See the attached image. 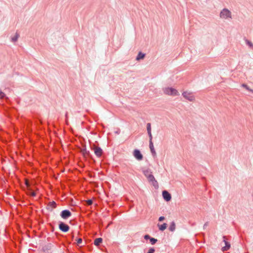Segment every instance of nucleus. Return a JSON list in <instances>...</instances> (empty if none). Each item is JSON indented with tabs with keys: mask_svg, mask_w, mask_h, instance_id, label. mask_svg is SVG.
<instances>
[{
	"mask_svg": "<svg viewBox=\"0 0 253 253\" xmlns=\"http://www.w3.org/2000/svg\"><path fill=\"white\" fill-rule=\"evenodd\" d=\"M162 91L164 94L167 95L176 96L179 95L178 91L177 90L176 88L172 87H169V86L163 87L162 88Z\"/></svg>",
	"mask_w": 253,
	"mask_h": 253,
	"instance_id": "nucleus-1",
	"label": "nucleus"
},
{
	"mask_svg": "<svg viewBox=\"0 0 253 253\" xmlns=\"http://www.w3.org/2000/svg\"><path fill=\"white\" fill-rule=\"evenodd\" d=\"M143 173L148 179L149 182H151L154 186H158V182L156 180L155 177L152 175V172L149 170H145Z\"/></svg>",
	"mask_w": 253,
	"mask_h": 253,
	"instance_id": "nucleus-2",
	"label": "nucleus"
},
{
	"mask_svg": "<svg viewBox=\"0 0 253 253\" xmlns=\"http://www.w3.org/2000/svg\"><path fill=\"white\" fill-rule=\"evenodd\" d=\"M220 17L223 19H232V13L230 10L224 8L220 13Z\"/></svg>",
	"mask_w": 253,
	"mask_h": 253,
	"instance_id": "nucleus-3",
	"label": "nucleus"
},
{
	"mask_svg": "<svg viewBox=\"0 0 253 253\" xmlns=\"http://www.w3.org/2000/svg\"><path fill=\"white\" fill-rule=\"evenodd\" d=\"M182 95L184 98L189 100V101L193 102L195 100V97L192 93L191 92H188V91H184L182 93Z\"/></svg>",
	"mask_w": 253,
	"mask_h": 253,
	"instance_id": "nucleus-4",
	"label": "nucleus"
},
{
	"mask_svg": "<svg viewBox=\"0 0 253 253\" xmlns=\"http://www.w3.org/2000/svg\"><path fill=\"white\" fill-rule=\"evenodd\" d=\"M133 155L137 160H141L143 159V155L139 150H134L133 151Z\"/></svg>",
	"mask_w": 253,
	"mask_h": 253,
	"instance_id": "nucleus-5",
	"label": "nucleus"
},
{
	"mask_svg": "<svg viewBox=\"0 0 253 253\" xmlns=\"http://www.w3.org/2000/svg\"><path fill=\"white\" fill-rule=\"evenodd\" d=\"M162 196L165 200L166 201H169L171 199V196L170 193H168L167 191H163Z\"/></svg>",
	"mask_w": 253,
	"mask_h": 253,
	"instance_id": "nucleus-6",
	"label": "nucleus"
},
{
	"mask_svg": "<svg viewBox=\"0 0 253 253\" xmlns=\"http://www.w3.org/2000/svg\"><path fill=\"white\" fill-rule=\"evenodd\" d=\"M71 213L69 210H63L61 212V216L62 217H63L64 219H67V218L71 216Z\"/></svg>",
	"mask_w": 253,
	"mask_h": 253,
	"instance_id": "nucleus-7",
	"label": "nucleus"
},
{
	"mask_svg": "<svg viewBox=\"0 0 253 253\" xmlns=\"http://www.w3.org/2000/svg\"><path fill=\"white\" fill-rule=\"evenodd\" d=\"M223 241L225 245L224 246L222 247V251H226V250L230 249L231 245L229 242H227V241L226 240V238L225 237H223Z\"/></svg>",
	"mask_w": 253,
	"mask_h": 253,
	"instance_id": "nucleus-8",
	"label": "nucleus"
},
{
	"mask_svg": "<svg viewBox=\"0 0 253 253\" xmlns=\"http://www.w3.org/2000/svg\"><path fill=\"white\" fill-rule=\"evenodd\" d=\"M59 229L63 232H67L69 231V227L68 225L61 222L59 224Z\"/></svg>",
	"mask_w": 253,
	"mask_h": 253,
	"instance_id": "nucleus-9",
	"label": "nucleus"
},
{
	"mask_svg": "<svg viewBox=\"0 0 253 253\" xmlns=\"http://www.w3.org/2000/svg\"><path fill=\"white\" fill-rule=\"evenodd\" d=\"M94 152L95 154L97 156V157H100L102 154V150L100 147H97V146H95L94 147Z\"/></svg>",
	"mask_w": 253,
	"mask_h": 253,
	"instance_id": "nucleus-10",
	"label": "nucleus"
},
{
	"mask_svg": "<svg viewBox=\"0 0 253 253\" xmlns=\"http://www.w3.org/2000/svg\"><path fill=\"white\" fill-rule=\"evenodd\" d=\"M147 130L148 131V134L149 136V139H152V135L151 132V125L150 123L147 124Z\"/></svg>",
	"mask_w": 253,
	"mask_h": 253,
	"instance_id": "nucleus-11",
	"label": "nucleus"
},
{
	"mask_svg": "<svg viewBox=\"0 0 253 253\" xmlns=\"http://www.w3.org/2000/svg\"><path fill=\"white\" fill-rule=\"evenodd\" d=\"M56 207V203L54 201H51L47 205V209L52 211L53 209Z\"/></svg>",
	"mask_w": 253,
	"mask_h": 253,
	"instance_id": "nucleus-12",
	"label": "nucleus"
},
{
	"mask_svg": "<svg viewBox=\"0 0 253 253\" xmlns=\"http://www.w3.org/2000/svg\"><path fill=\"white\" fill-rule=\"evenodd\" d=\"M149 148L151 150V152L154 154H156V151L154 148V145L152 143V139H149Z\"/></svg>",
	"mask_w": 253,
	"mask_h": 253,
	"instance_id": "nucleus-13",
	"label": "nucleus"
},
{
	"mask_svg": "<svg viewBox=\"0 0 253 253\" xmlns=\"http://www.w3.org/2000/svg\"><path fill=\"white\" fill-rule=\"evenodd\" d=\"M20 35L18 33H16L14 34L13 36L11 38V42H16L19 37Z\"/></svg>",
	"mask_w": 253,
	"mask_h": 253,
	"instance_id": "nucleus-14",
	"label": "nucleus"
},
{
	"mask_svg": "<svg viewBox=\"0 0 253 253\" xmlns=\"http://www.w3.org/2000/svg\"><path fill=\"white\" fill-rule=\"evenodd\" d=\"M158 226H159V229L161 231H164L165 229H167V223H163L160 225V224H158Z\"/></svg>",
	"mask_w": 253,
	"mask_h": 253,
	"instance_id": "nucleus-15",
	"label": "nucleus"
},
{
	"mask_svg": "<svg viewBox=\"0 0 253 253\" xmlns=\"http://www.w3.org/2000/svg\"><path fill=\"white\" fill-rule=\"evenodd\" d=\"M102 241L103 239L101 238H96L95 240H94V244L96 246L99 245V244H101Z\"/></svg>",
	"mask_w": 253,
	"mask_h": 253,
	"instance_id": "nucleus-16",
	"label": "nucleus"
},
{
	"mask_svg": "<svg viewBox=\"0 0 253 253\" xmlns=\"http://www.w3.org/2000/svg\"><path fill=\"white\" fill-rule=\"evenodd\" d=\"M169 229V230L171 231H174V230L175 229V223L174 222L172 221L171 222Z\"/></svg>",
	"mask_w": 253,
	"mask_h": 253,
	"instance_id": "nucleus-17",
	"label": "nucleus"
},
{
	"mask_svg": "<svg viewBox=\"0 0 253 253\" xmlns=\"http://www.w3.org/2000/svg\"><path fill=\"white\" fill-rule=\"evenodd\" d=\"M144 56H145L144 53L139 52L138 53V55L137 56L136 60H141V59L144 58Z\"/></svg>",
	"mask_w": 253,
	"mask_h": 253,
	"instance_id": "nucleus-18",
	"label": "nucleus"
},
{
	"mask_svg": "<svg viewBox=\"0 0 253 253\" xmlns=\"http://www.w3.org/2000/svg\"><path fill=\"white\" fill-rule=\"evenodd\" d=\"M82 153L83 154L84 156L88 155L89 152L87 151L86 148H84L81 150Z\"/></svg>",
	"mask_w": 253,
	"mask_h": 253,
	"instance_id": "nucleus-19",
	"label": "nucleus"
},
{
	"mask_svg": "<svg viewBox=\"0 0 253 253\" xmlns=\"http://www.w3.org/2000/svg\"><path fill=\"white\" fill-rule=\"evenodd\" d=\"M242 86L245 88L247 90H249L250 91H251V92H253V90L252 89V88H249V86H248L247 85H246V84H242Z\"/></svg>",
	"mask_w": 253,
	"mask_h": 253,
	"instance_id": "nucleus-20",
	"label": "nucleus"
},
{
	"mask_svg": "<svg viewBox=\"0 0 253 253\" xmlns=\"http://www.w3.org/2000/svg\"><path fill=\"white\" fill-rule=\"evenodd\" d=\"M150 241L152 245H154L156 242H158V240L156 239V238H150Z\"/></svg>",
	"mask_w": 253,
	"mask_h": 253,
	"instance_id": "nucleus-21",
	"label": "nucleus"
},
{
	"mask_svg": "<svg viewBox=\"0 0 253 253\" xmlns=\"http://www.w3.org/2000/svg\"><path fill=\"white\" fill-rule=\"evenodd\" d=\"M28 194H29V195H30L31 196H35L36 195L35 192L31 191V190H29V191L28 192Z\"/></svg>",
	"mask_w": 253,
	"mask_h": 253,
	"instance_id": "nucleus-22",
	"label": "nucleus"
},
{
	"mask_svg": "<svg viewBox=\"0 0 253 253\" xmlns=\"http://www.w3.org/2000/svg\"><path fill=\"white\" fill-rule=\"evenodd\" d=\"M247 43L249 46L251 47L253 49V44L252 42L247 41Z\"/></svg>",
	"mask_w": 253,
	"mask_h": 253,
	"instance_id": "nucleus-23",
	"label": "nucleus"
},
{
	"mask_svg": "<svg viewBox=\"0 0 253 253\" xmlns=\"http://www.w3.org/2000/svg\"><path fill=\"white\" fill-rule=\"evenodd\" d=\"M155 252V250L154 248H150L149 249L148 252L147 253H154Z\"/></svg>",
	"mask_w": 253,
	"mask_h": 253,
	"instance_id": "nucleus-24",
	"label": "nucleus"
},
{
	"mask_svg": "<svg viewBox=\"0 0 253 253\" xmlns=\"http://www.w3.org/2000/svg\"><path fill=\"white\" fill-rule=\"evenodd\" d=\"M77 244L78 245H80L81 244V243H82V238H78L77 240Z\"/></svg>",
	"mask_w": 253,
	"mask_h": 253,
	"instance_id": "nucleus-25",
	"label": "nucleus"
},
{
	"mask_svg": "<svg viewBox=\"0 0 253 253\" xmlns=\"http://www.w3.org/2000/svg\"><path fill=\"white\" fill-rule=\"evenodd\" d=\"M86 203L88 204V205H91L92 203V200H88L86 201Z\"/></svg>",
	"mask_w": 253,
	"mask_h": 253,
	"instance_id": "nucleus-26",
	"label": "nucleus"
},
{
	"mask_svg": "<svg viewBox=\"0 0 253 253\" xmlns=\"http://www.w3.org/2000/svg\"><path fill=\"white\" fill-rule=\"evenodd\" d=\"M165 217L164 216H160L159 218V221H162L163 220H164Z\"/></svg>",
	"mask_w": 253,
	"mask_h": 253,
	"instance_id": "nucleus-27",
	"label": "nucleus"
},
{
	"mask_svg": "<svg viewBox=\"0 0 253 253\" xmlns=\"http://www.w3.org/2000/svg\"><path fill=\"white\" fill-rule=\"evenodd\" d=\"M150 238H151V237H150L149 235H145V236H144V238H145V239H146V240H147V239H149V240H150Z\"/></svg>",
	"mask_w": 253,
	"mask_h": 253,
	"instance_id": "nucleus-28",
	"label": "nucleus"
},
{
	"mask_svg": "<svg viewBox=\"0 0 253 253\" xmlns=\"http://www.w3.org/2000/svg\"><path fill=\"white\" fill-rule=\"evenodd\" d=\"M25 183H26V184L27 186V187H29V182H28V180H26V181H25Z\"/></svg>",
	"mask_w": 253,
	"mask_h": 253,
	"instance_id": "nucleus-29",
	"label": "nucleus"
},
{
	"mask_svg": "<svg viewBox=\"0 0 253 253\" xmlns=\"http://www.w3.org/2000/svg\"><path fill=\"white\" fill-rule=\"evenodd\" d=\"M2 97H3V93L1 92V97L2 98Z\"/></svg>",
	"mask_w": 253,
	"mask_h": 253,
	"instance_id": "nucleus-30",
	"label": "nucleus"
}]
</instances>
